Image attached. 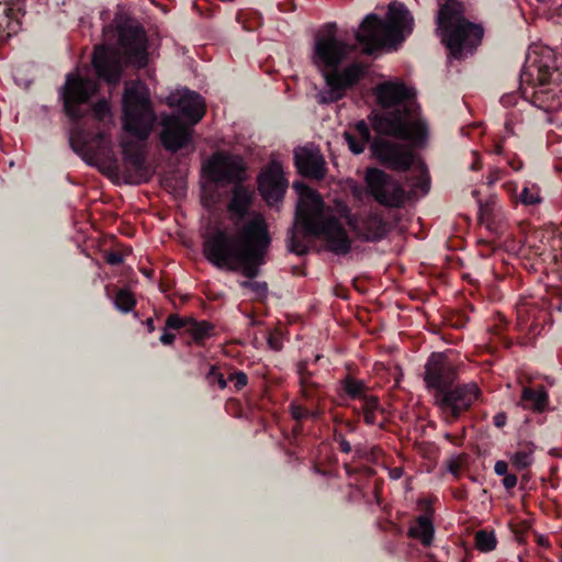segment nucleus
I'll list each match as a JSON object with an SVG mask.
<instances>
[{"label":"nucleus","mask_w":562,"mask_h":562,"mask_svg":"<svg viewBox=\"0 0 562 562\" xmlns=\"http://www.w3.org/2000/svg\"><path fill=\"white\" fill-rule=\"evenodd\" d=\"M413 18L407 8L397 2L389 5L387 20L376 14L367 15L356 32L355 37L362 52L375 55L384 47L404 41L405 33L412 32Z\"/></svg>","instance_id":"nucleus-6"},{"label":"nucleus","mask_w":562,"mask_h":562,"mask_svg":"<svg viewBox=\"0 0 562 562\" xmlns=\"http://www.w3.org/2000/svg\"><path fill=\"white\" fill-rule=\"evenodd\" d=\"M366 183L374 200L386 207H402L407 199L404 187L391 175L379 168H369Z\"/></svg>","instance_id":"nucleus-15"},{"label":"nucleus","mask_w":562,"mask_h":562,"mask_svg":"<svg viewBox=\"0 0 562 562\" xmlns=\"http://www.w3.org/2000/svg\"><path fill=\"white\" fill-rule=\"evenodd\" d=\"M360 401L363 402V405H362L363 412H376L380 407V401H379L378 396L367 394Z\"/></svg>","instance_id":"nucleus-40"},{"label":"nucleus","mask_w":562,"mask_h":562,"mask_svg":"<svg viewBox=\"0 0 562 562\" xmlns=\"http://www.w3.org/2000/svg\"><path fill=\"white\" fill-rule=\"evenodd\" d=\"M420 188L427 192L429 190V179L422 180Z\"/></svg>","instance_id":"nucleus-62"},{"label":"nucleus","mask_w":562,"mask_h":562,"mask_svg":"<svg viewBox=\"0 0 562 562\" xmlns=\"http://www.w3.org/2000/svg\"><path fill=\"white\" fill-rule=\"evenodd\" d=\"M289 413L294 422L303 423L307 419V405L292 401L289 405Z\"/></svg>","instance_id":"nucleus-37"},{"label":"nucleus","mask_w":562,"mask_h":562,"mask_svg":"<svg viewBox=\"0 0 562 562\" xmlns=\"http://www.w3.org/2000/svg\"><path fill=\"white\" fill-rule=\"evenodd\" d=\"M344 137L349 150L355 155L362 154L369 145L371 156L390 170L405 172L414 164L415 154L407 145L382 137L373 138L364 120L356 122L353 131L345 132Z\"/></svg>","instance_id":"nucleus-7"},{"label":"nucleus","mask_w":562,"mask_h":562,"mask_svg":"<svg viewBox=\"0 0 562 562\" xmlns=\"http://www.w3.org/2000/svg\"><path fill=\"white\" fill-rule=\"evenodd\" d=\"M207 170L210 179L218 184L232 183L236 186V183H243L246 178V168L243 161L233 156H215Z\"/></svg>","instance_id":"nucleus-20"},{"label":"nucleus","mask_w":562,"mask_h":562,"mask_svg":"<svg viewBox=\"0 0 562 562\" xmlns=\"http://www.w3.org/2000/svg\"><path fill=\"white\" fill-rule=\"evenodd\" d=\"M516 328L520 345H530L551 324V314L544 301L524 299L516 305Z\"/></svg>","instance_id":"nucleus-13"},{"label":"nucleus","mask_w":562,"mask_h":562,"mask_svg":"<svg viewBox=\"0 0 562 562\" xmlns=\"http://www.w3.org/2000/svg\"><path fill=\"white\" fill-rule=\"evenodd\" d=\"M476 548L482 552H490L496 548L497 540L492 531L480 530L475 535Z\"/></svg>","instance_id":"nucleus-34"},{"label":"nucleus","mask_w":562,"mask_h":562,"mask_svg":"<svg viewBox=\"0 0 562 562\" xmlns=\"http://www.w3.org/2000/svg\"><path fill=\"white\" fill-rule=\"evenodd\" d=\"M508 165H509V166L512 167V169H513V170H515V171H519V170H521V169H522V167H524V162H522L519 158H517V157H515V158H513V159H509V160H508Z\"/></svg>","instance_id":"nucleus-54"},{"label":"nucleus","mask_w":562,"mask_h":562,"mask_svg":"<svg viewBox=\"0 0 562 562\" xmlns=\"http://www.w3.org/2000/svg\"><path fill=\"white\" fill-rule=\"evenodd\" d=\"M424 369L425 387L432 397L453 386L458 380V369L445 352H431Z\"/></svg>","instance_id":"nucleus-16"},{"label":"nucleus","mask_w":562,"mask_h":562,"mask_svg":"<svg viewBox=\"0 0 562 562\" xmlns=\"http://www.w3.org/2000/svg\"><path fill=\"white\" fill-rule=\"evenodd\" d=\"M507 423V415L505 412H498L493 416V425L496 428H503Z\"/></svg>","instance_id":"nucleus-44"},{"label":"nucleus","mask_w":562,"mask_h":562,"mask_svg":"<svg viewBox=\"0 0 562 562\" xmlns=\"http://www.w3.org/2000/svg\"><path fill=\"white\" fill-rule=\"evenodd\" d=\"M467 319L463 316L458 317V321L456 322L454 326L458 328H461L465 325Z\"/></svg>","instance_id":"nucleus-60"},{"label":"nucleus","mask_w":562,"mask_h":562,"mask_svg":"<svg viewBox=\"0 0 562 562\" xmlns=\"http://www.w3.org/2000/svg\"><path fill=\"white\" fill-rule=\"evenodd\" d=\"M382 111H371L368 116L374 132L422 146L428 136V125L420 116L415 91L403 82L386 81L374 89Z\"/></svg>","instance_id":"nucleus-2"},{"label":"nucleus","mask_w":562,"mask_h":562,"mask_svg":"<svg viewBox=\"0 0 562 562\" xmlns=\"http://www.w3.org/2000/svg\"><path fill=\"white\" fill-rule=\"evenodd\" d=\"M294 190L299 194V202L295 210V224L292 228L297 232H304V216L307 215L314 223H319L318 218L324 211V201L321 194L304 182H295Z\"/></svg>","instance_id":"nucleus-18"},{"label":"nucleus","mask_w":562,"mask_h":562,"mask_svg":"<svg viewBox=\"0 0 562 562\" xmlns=\"http://www.w3.org/2000/svg\"><path fill=\"white\" fill-rule=\"evenodd\" d=\"M94 91L95 87L89 79L76 74H68L59 93L65 114L76 124L70 130L69 145L88 164H92V160L100 154L106 143V134L99 131L92 135L78 125L87 114V110L82 106L89 105L88 112L98 122H103L111 115L109 102L104 99L90 105V99Z\"/></svg>","instance_id":"nucleus-3"},{"label":"nucleus","mask_w":562,"mask_h":562,"mask_svg":"<svg viewBox=\"0 0 562 562\" xmlns=\"http://www.w3.org/2000/svg\"><path fill=\"white\" fill-rule=\"evenodd\" d=\"M535 451L536 446L533 442L529 441L520 445L519 449L510 457L513 467L519 471L528 469L535 461Z\"/></svg>","instance_id":"nucleus-29"},{"label":"nucleus","mask_w":562,"mask_h":562,"mask_svg":"<svg viewBox=\"0 0 562 562\" xmlns=\"http://www.w3.org/2000/svg\"><path fill=\"white\" fill-rule=\"evenodd\" d=\"M119 46L128 63L143 68L148 63V38L142 24L126 19L116 25Z\"/></svg>","instance_id":"nucleus-14"},{"label":"nucleus","mask_w":562,"mask_h":562,"mask_svg":"<svg viewBox=\"0 0 562 562\" xmlns=\"http://www.w3.org/2000/svg\"><path fill=\"white\" fill-rule=\"evenodd\" d=\"M465 436H467V431H465V428L463 427L461 435L454 436L450 432H447V434H445V439L448 440L450 443L460 447L463 445Z\"/></svg>","instance_id":"nucleus-43"},{"label":"nucleus","mask_w":562,"mask_h":562,"mask_svg":"<svg viewBox=\"0 0 562 562\" xmlns=\"http://www.w3.org/2000/svg\"><path fill=\"white\" fill-rule=\"evenodd\" d=\"M519 201L524 205H537L542 202L540 189L537 184L526 186L519 194Z\"/></svg>","instance_id":"nucleus-35"},{"label":"nucleus","mask_w":562,"mask_h":562,"mask_svg":"<svg viewBox=\"0 0 562 562\" xmlns=\"http://www.w3.org/2000/svg\"><path fill=\"white\" fill-rule=\"evenodd\" d=\"M297 375H299V385L300 386L302 385L303 379L307 380V381H314L313 380L314 373L308 370L307 364L304 362L299 363Z\"/></svg>","instance_id":"nucleus-42"},{"label":"nucleus","mask_w":562,"mask_h":562,"mask_svg":"<svg viewBox=\"0 0 562 562\" xmlns=\"http://www.w3.org/2000/svg\"><path fill=\"white\" fill-rule=\"evenodd\" d=\"M494 151H495V154H497V155H503V153H504L503 144H502V143H497V144L495 145Z\"/></svg>","instance_id":"nucleus-61"},{"label":"nucleus","mask_w":562,"mask_h":562,"mask_svg":"<svg viewBox=\"0 0 562 562\" xmlns=\"http://www.w3.org/2000/svg\"><path fill=\"white\" fill-rule=\"evenodd\" d=\"M549 454L555 458H562V449L561 448H552L549 451Z\"/></svg>","instance_id":"nucleus-59"},{"label":"nucleus","mask_w":562,"mask_h":562,"mask_svg":"<svg viewBox=\"0 0 562 562\" xmlns=\"http://www.w3.org/2000/svg\"><path fill=\"white\" fill-rule=\"evenodd\" d=\"M434 535V524L426 515L418 516L407 531L409 538L419 540L424 547H429L432 543Z\"/></svg>","instance_id":"nucleus-26"},{"label":"nucleus","mask_w":562,"mask_h":562,"mask_svg":"<svg viewBox=\"0 0 562 562\" xmlns=\"http://www.w3.org/2000/svg\"><path fill=\"white\" fill-rule=\"evenodd\" d=\"M145 326L147 328V330L149 333H153L155 331L156 327H155V322L151 317H148L146 321H145Z\"/></svg>","instance_id":"nucleus-57"},{"label":"nucleus","mask_w":562,"mask_h":562,"mask_svg":"<svg viewBox=\"0 0 562 562\" xmlns=\"http://www.w3.org/2000/svg\"><path fill=\"white\" fill-rule=\"evenodd\" d=\"M437 20L442 42L454 59L473 54L482 41L484 31L481 25L464 18L461 2L447 0L440 7Z\"/></svg>","instance_id":"nucleus-8"},{"label":"nucleus","mask_w":562,"mask_h":562,"mask_svg":"<svg viewBox=\"0 0 562 562\" xmlns=\"http://www.w3.org/2000/svg\"><path fill=\"white\" fill-rule=\"evenodd\" d=\"M24 13H25L24 10H22L21 8H18V9H14L12 7L3 8V14L7 18V25L3 26L0 23V36L5 32V30H8L9 35L11 33H16L18 30L20 29V24H21L19 18L21 15H24Z\"/></svg>","instance_id":"nucleus-31"},{"label":"nucleus","mask_w":562,"mask_h":562,"mask_svg":"<svg viewBox=\"0 0 562 562\" xmlns=\"http://www.w3.org/2000/svg\"><path fill=\"white\" fill-rule=\"evenodd\" d=\"M124 166L126 168V182L138 184L150 179V170L143 150L133 140L121 143Z\"/></svg>","instance_id":"nucleus-21"},{"label":"nucleus","mask_w":562,"mask_h":562,"mask_svg":"<svg viewBox=\"0 0 562 562\" xmlns=\"http://www.w3.org/2000/svg\"><path fill=\"white\" fill-rule=\"evenodd\" d=\"M255 201V192L250 187L244 183H236L231 191V198L227 202L226 210L229 220L235 226H238L250 214Z\"/></svg>","instance_id":"nucleus-22"},{"label":"nucleus","mask_w":562,"mask_h":562,"mask_svg":"<svg viewBox=\"0 0 562 562\" xmlns=\"http://www.w3.org/2000/svg\"><path fill=\"white\" fill-rule=\"evenodd\" d=\"M92 65L100 79L112 85L120 81L123 68L119 48L104 44L95 46Z\"/></svg>","instance_id":"nucleus-19"},{"label":"nucleus","mask_w":562,"mask_h":562,"mask_svg":"<svg viewBox=\"0 0 562 562\" xmlns=\"http://www.w3.org/2000/svg\"><path fill=\"white\" fill-rule=\"evenodd\" d=\"M338 447L342 453H350L352 450L351 445L347 439L344 442H341L340 445H338Z\"/></svg>","instance_id":"nucleus-55"},{"label":"nucleus","mask_w":562,"mask_h":562,"mask_svg":"<svg viewBox=\"0 0 562 562\" xmlns=\"http://www.w3.org/2000/svg\"><path fill=\"white\" fill-rule=\"evenodd\" d=\"M114 305L122 313H128L135 307L136 299L128 289H120L114 297Z\"/></svg>","instance_id":"nucleus-33"},{"label":"nucleus","mask_w":562,"mask_h":562,"mask_svg":"<svg viewBox=\"0 0 562 562\" xmlns=\"http://www.w3.org/2000/svg\"><path fill=\"white\" fill-rule=\"evenodd\" d=\"M389 233L387 222L379 214H370L363 218L359 227V237L366 241H379Z\"/></svg>","instance_id":"nucleus-25"},{"label":"nucleus","mask_w":562,"mask_h":562,"mask_svg":"<svg viewBox=\"0 0 562 562\" xmlns=\"http://www.w3.org/2000/svg\"><path fill=\"white\" fill-rule=\"evenodd\" d=\"M518 479L516 474H506L503 479V485L504 487L509 491L514 488L517 485Z\"/></svg>","instance_id":"nucleus-45"},{"label":"nucleus","mask_w":562,"mask_h":562,"mask_svg":"<svg viewBox=\"0 0 562 562\" xmlns=\"http://www.w3.org/2000/svg\"><path fill=\"white\" fill-rule=\"evenodd\" d=\"M189 327V317L182 318L178 314H170L166 321V329H181Z\"/></svg>","instance_id":"nucleus-38"},{"label":"nucleus","mask_w":562,"mask_h":562,"mask_svg":"<svg viewBox=\"0 0 562 562\" xmlns=\"http://www.w3.org/2000/svg\"><path fill=\"white\" fill-rule=\"evenodd\" d=\"M288 188L289 181L279 164L270 165L258 176V190L269 207H279Z\"/></svg>","instance_id":"nucleus-17"},{"label":"nucleus","mask_w":562,"mask_h":562,"mask_svg":"<svg viewBox=\"0 0 562 562\" xmlns=\"http://www.w3.org/2000/svg\"><path fill=\"white\" fill-rule=\"evenodd\" d=\"M494 471L497 475L499 476H504L507 473L508 471V464L506 461H503V460H498L496 461L495 465H494Z\"/></svg>","instance_id":"nucleus-49"},{"label":"nucleus","mask_w":562,"mask_h":562,"mask_svg":"<svg viewBox=\"0 0 562 562\" xmlns=\"http://www.w3.org/2000/svg\"><path fill=\"white\" fill-rule=\"evenodd\" d=\"M328 27L330 30L327 34L316 36L313 52V63L322 69L328 87L319 93V103L323 104L342 99L346 91L356 86L367 74V65L359 61L339 70V66L348 58L353 46L336 37L335 24H328Z\"/></svg>","instance_id":"nucleus-4"},{"label":"nucleus","mask_w":562,"mask_h":562,"mask_svg":"<svg viewBox=\"0 0 562 562\" xmlns=\"http://www.w3.org/2000/svg\"><path fill=\"white\" fill-rule=\"evenodd\" d=\"M180 113L187 119L186 124L179 115L169 114L161 119L160 142L172 154L187 148L193 142V130L205 115L206 105L203 98L193 91H187L179 99Z\"/></svg>","instance_id":"nucleus-9"},{"label":"nucleus","mask_w":562,"mask_h":562,"mask_svg":"<svg viewBox=\"0 0 562 562\" xmlns=\"http://www.w3.org/2000/svg\"><path fill=\"white\" fill-rule=\"evenodd\" d=\"M175 339H176V335H175V334H172V333L167 331V329H166V328H165V330H164L162 335H161V336H160V338H159L160 342H161L162 345H165V346H170V345H172V344H173V341H175Z\"/></svg>","instance_id":"nucleus-50"},{"label":"nucleus","mask_w":562,"mask_h":562,"mask_svg":"<svg viewBox=\"0 0 562 562\" xmlns=\"http://www.w3.org/2000/svg\"><path fill=\"white\" fill-rule=\"evenodd\" d=\"M338 428L342 429V431L345 432V436H346L347 434L356 432L358 425H357V422L346 420V422H341V426Z\"/></svg>","instance_id":"nucleus-47"},{"label":"nucleus","mask_w":562,"mask_h":562,"mask_svg":"<svg viewBox=\"0 0 562 562\" xmlns=\"http://www.w3.org/2000/svg\"><path fill=\"white\" fill-rule=\"evenodd\" d=\"M268 345L271 349L278 351L282 348V342L278 337L269 336L268 338Z\"/></svg>","instance_id":"nucleus-52"},{"label":"nucleus","mask_w":562,"mask_h":562,"mask_svg":"<svg viewBox=\"0 0 562 562\" xmlns=\"http://www.w3.org/2000/svg\"><path fill=\"white\" fill-rule=\"evenodd\" d=\"M236 20L246 31H256L263 23L261 14L252 10L239 11L236 15Z\"/></svg>","instance_id":"nucleus-32"},{"label":"nucleus","mask_w":562,"mask_h":562,"mask_svg":"<svg viewBox=\"0 0 562 562\" xmlns=\"http://www.w3.org/2000/svg\"><path fill=\"white\" fill-rule=\"evenodd\" d=\"M324 416V407L323 403L321 404H314V405H307V419L312 420H319Z\"/></svg>","instance_id":"nucleus-41"},{"label":"nucleus","mask_w":562,"mask_h":562,"mask_svg":"<svg viewBox=\"0 0 562 562\" xmlns=\"http://www.w3.org/2000/svg\"><path fill=\"white\" fill-rule=\"evenodd\" d=\"M205 379L210 385H217L218 389L224 390L227 386V380L223 373L220 372L216 366H212L205 375Z\"/></svg>","instance_id":"nucleus-36"},{"label":"nucleus","mask_w":562,"mask_h":562,"mask_svg":"<svg viewBox=\"0 0 562 562\" xmlns=\"http://www.w3.org/2000/svg\"><path fill=\"white\" fill-rule=\"evenodd\" d=\"M544 97L547 100L562 97V69L557 64L554 52L548 47L528 53L520 72L519 90L502 95L501 103L510 108L519 98H531V103L538 105Z\"/></svg>","instance_id":"nucleus-5"},{"label":"nucleus","mask_w":562,"mask_h":562,"mask_svg":"<svg viewBox=\"0 0 562 562\" xmlns=\"http://www.w3.org/2000/svg\"><path fill=\"white\" fill-rule=\"evenodd\" d=\"M106 262L112 266H119L123 262V256H122V254H120L117 251H111L106 256Z\"/></svg>","instance_id":"nucleus-48"},{"label":"nucleus","mask_w":562,"mask_h":562,"mask_svg":"<svg viewBox=\"0 0 562 562\" xmlns=\"http://www.w3.org/2000/svg\"><path fill=\"white\" fill-rule=\"evenodd\" d=\"M525 411L542 414L550 408V395L543 384L525 385L517 403Z\"/></svg>","instance_id":"nucleus-23"},{"label":"nucleus","mask_w":562,"mask_h":562,"mask_svg":"<svg viewBox=\"0 0 562 562\" xmlns=\"http://www.w3.org/2000/svg\"><path fill=\"white\" fill-rule=\"evenodd\" d=\"M340 386L345 396L349 400H361L367 395V391L369 390L363 380L356 379L350 374H347L340 381Z\"/></svg>","instance_id":"nucleus-28"},{"label":"nucleus","mask_w":562,"mask_h":562,"mask_svg":"<svg viewBox=\"0 0 562 562\" xmlns=\"http://www.w3.org/2000/svg\"><path fill=\"white\" fill-rule=\"evenodd\" d=\"M188 331L196 344H201L215 334V326L207 321H196L189 317Z\"/></svg>","instance_id":"nucleus-30"},{"label":"nucleus","mask_w":562,"mask_h":562,"mask_svg":"<svg viewBox=\"0 0 562 562\" xmlns=\"http://www.w3.org/2000/svg\"><path fill=\"white\" fill-rule=\"evenodd\" d=\"M271 241L265 217L256 214L239 227L237 234H231L218 223L210 225L203 235V255L218 269L241 272L248 280L240 281L239 285L250 290L261 300L268 295V284L254 279L267 263Z\"/></svg>","instance_id":"nucleus-1"},{"label":"nucleus","mask_w":562,"mask_h":562,"mask_svg":"<svg viewBox=\"0 0 562 562\" xmlns=\"http://www.w3.org/2000/svg\"><path fill=\"white\" fill-rule=\"evenodd\" d=\"M292 432L295 437L301 436L303 434V423H296L294 424L292 428Z\"/></svg>","instance_id":"nucleus-56"},{"label":"nucleus","mask_w":562,"mask_h":562,"mask_svg":"<svg viewBox=\"0 0 562 562\" xmlns=\"http://www.w3.org/2000/svg\"><path fill=\"white\" fill-rule=\"evenodd\" d=\"M306 236L319 237L325 241V248L337 256H346L351 250L352 240L345 226L336 216L322 218L314 223L310 216H304V232L291 228L288 234V249L299 256L306 255L308 247L304 239Z\"/></svg>","instance_id":"nucleus-10"},{"label":"nucleus","mask_w":562,"mask_h":562,"mask_svg":"<svg viewBox=\"0 0 562 562\" xmlns=\"http://www.w3.org/2000/svg\"><path fill=\"white\" fill-rule=\"evenodd\" d=\"M363 419L367 425L373 426L376 423L375 412H363Z\"/></svg>","instance_id":"nucleus-53"},{"label":"nucleus","mask_w":562,"mask_h":562,"mask_svg":"<svg viewBox=\"0 0 562 562\" xmlns=\"http://www.w3.org/2000/svg\"><path fill=\"white\" fill-rule=\"evenodd\" d=\"M333 440L337 445H340L341 442H344L346 440V436H345V432L342 431V429H339L338 427L334 428Z\"/></svg>","instance_id":"nucleus-51"},{"label":"nucleus","mask_w":562,"mask_h":562,"mask_svg":"<svg viewBox=\"0 0 562 562\" xmlns=\"http://www.w3.org/2000/svg\"><path fill=\"white\" fill-rule=\"evenodd\" d=\"M482 397V391L475 382L456 383L434 397L443 422L452 425L469 412Z\"/></svg>","instance_id":"nucleus-12"},{"label":"nucleus","mask_w":562,"mask_h":562,"mask_svg":"<svg viewBox=\"0 0 562 562\" xmlns=\"http://www.w3.org/2000/svg\"><path fill=\"white\" fill-rule=\"evenodd\" d=\"M344 467H345V470H346L347 474H352L353 470H352L350 464L345 463Z\"/></svg>","instance_id":"nucleus-64"},{"label":"nucleus","mask_w":562,"mask_h":562,"mask_svg":"<svg viewBox=\"0 0 562 562\" xmlns=\"http://www.w3.org/2000/svg\"><path fill=\"white\" fill-rule=\"evenodd\" d=\"M462 468V461L459 459H452L448 464V470L454 476H459Z\"/></svg>","instance_id":"nucleus-46"},{"label":"nucleus","mask_w":562,"mask_h":562,"mask_svg":"<svg viewBox=\"0 0 562 562\" xmlns=\"http://www.w3.org/2000/svg\"><path fill=\"white\" fill-rule=\"evenodd\" d=\"M341 422H345L340 416L336 415L334 417V423L337 425L336 427H340L341 426Z\"/></svg>","instance_id":"nucleus-63"},{"label":"nucleus","mask_w":562,"mask_h":562,"mask_svg":"<svg viewBox=\"0 0 562 562\" xmlns=\"http://www.w3.org/2000/svg\"><path fill=\"white\" fill-rule=\"evenodd\" d=\"M292 273L294 276H305V270L302 266H293Z\"/></svg>","instance_id":"nucleus-58"},{"label":"nucleus","mask_w":562,"mask_h":562,"mask_svg":"<svg viewBox=\"0 0 562 562\" xmlns=\"http://www.w3.org/2000/svg\"><path fill=\"white\" fill-rule=\"evenodd\" d=\"M156 114L149 97L137 89H126L123 97V128L138 140H147Z\"/></svg>","instance_id":"nucleus-11"},{"label":"nucleus","mask_w":562,"mask_h":562,"mask_svg":"<svg viewBox=\"0 0 562 562\" xmlns=\"http://www.w3.org/2000/svg\"><path fill=\"white\" fill-rule=\"evenodd\" d=\"M228 380L234 382L236 391L243 390L248 383V376L244 371H235L231 373Z\"/></svg>","instance_id":"nucleus-39"},{"label":"nucleus","mask_w":562,"mask_h":562,"mask_svg":"<svg viewBox=\"0 0 562 562\" xmlns=\"http://www.w3.org/2000/svg\"><path fill=\"white\" fill-rule=\"evenodd\" d=\"M300 395L306 405H318L325 401L326 391L321 383L303 379L300 386Z\"/></svg>","instance_id":"nucleus-27"},{"label":"nucleus","mask_w":562,"mask_h":562,"mask_svg":"<svg viewBox=\"0 0 562 562\" xmlns=\"http://www.w3.org/2000/svg\"><path fill=\"white\" fill-rule=\"evenodd\" d=\"M294 161L299 172L305 177L321 180L325 177L326 168L322 156L314 151L301 148L294 154Z\"/></svg>","instance_id":"nucleus-24"}]
</instances>
